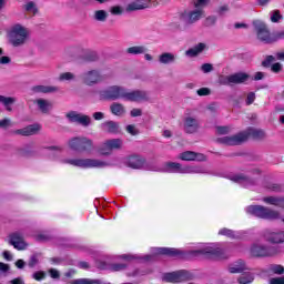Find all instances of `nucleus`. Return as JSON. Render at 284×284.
<instances>
[{"mask_svg": "<svg viewBox=\"0 0 284 284\" xmlns=\"http://www.w3.org/2000/svg\"><path fill=\"white\" fill-rule=\"evenodd\" d=\"M128 267V264H108V262L98 261L97 268L98 270H111L112 272H121Z\"/></svg>", "mask_w": 284, "mask_h": 284, "instance_id": "obj_20", "label": "nucleus"}, {"mask_svg": "<svg viewBox=\"0 0 284 284\" xmlns=\"http://www.w3.org/2000/svg\"><path fill=\"white\" fill-rule=\"evenodd\" d=\"M126 132L131 134V136H136L139 134V129L134 124L126 125Z\"/></svg>", "mask_w": 284, "mask_h": 284, "instance_id": "obj_48", "label": "nucleus"}, {"mask_svg": "<svg viewBox=\"0 0 284 284\" xmlns=\"http://www.w3.org/2000/svg\"><path fill=\"white\" fill-rule=\"evenodd\" d=\"M281 19H283V16H281V11L274 10L271 16L272 23H278Z\"/></svg>", "mask_w": 284, "mask_h": 284, "instance_id": "obj_45", "label": "nucleus"}, {"mask_svg": "<svg viewBox=\"0 0 284 284\" xmlns=\"http://www.w3.org/2000/svg\"><path fill=\"white\" fill-rule=\"evenodd\" d=\"M10 119L0 120V128H10Z\"/></svg>", "mask_w": 284, "mask_h": 284, "instance_id": "obj_63", "label": "nucleus"}, {"mask_svg": "<svg viewBox=\"0 0 284 284\" xmlns=\"http://www.w3.org/2000/svg\"><path fill=\"white\" fill-rule=\"evenodd\" d=\"M71 284H101V280L79 278L73 280Z\"/></svg>", "mask_w": 284, "mask_h": 284, "instance_id": "obj_41", "label": "nucleus"}, {"mask_svg": "<svg viewBox=\"0 0 284 284\" xmlns=\"http://www.w3.org/2000/svg\"><path fill=\"white\" fill-rule=\"evenodd\" d=\"M162 172L170 174H206L207 171L203 166H183L181 163L168 162L162 168Z\"/></svg>", "mask_w": 284, "mask_h": 284, "instance_id": "obj_4", "label": "nucleus"}, {"mask_svg": "<svg viewBox=\"0 0 284 284\" xmlns=\"http://www.w3.org/2000/svg\"><path fill=\"white\" fill-rule=\"evenodd\" d=\"M143 114V111L141 109H133L131 110V116H141Z\"/></svg>", "mask_w": 284, "mask_h": 284, "instance_id": "obj_61", "label": "nucleus"}, {"mask_svg": "<svg viewBox=\"0 0 284 284\" xmlns=\"http://www.w3.org/2000/svg\"><path fill=\"white\" fill-rule=\"evenodd\" d=\"M230 126H217L216 132L217 134H230Z\"/></svg>", "mask_w": 284, "mask_h": 284, "instance_id": "obj_54", "label": "nucleus"}, {"mask_svg": "<svg viewBox=\"0 0 284 284\" xmlns=\"http://www.w3.org/2000/svg\"><path fill=\"white\" fill-rule=\"evenodd\" d=\"M201 70L204 74H209V72L214 70V67L211 63H204L201 65Z\"/></svg>", "mask_w": 284, "mask_h": 284, "instance_id": "obj_49", "label": "nucleus"}, {"mask_svg": "<svg viewBox=\"0 0 284 284\" xmlns=\"http://www.w3.org/2000/svg\"><path fill=\"white\" fill-rule=\"evenodd\" d=\"M67 119L71 123H79V125H83L84 128H88V125L92 123V119H90L89 115L79 113L77 111H70L69 113H67Z\"/></svg>", "mask_w": 284, "mask_h": 284, "instance_id": "obj_12", "label": "nucleus"}, {"mask_svg": "<svg viewBox=\"0 0 284 284\" xmlns=\"http://www.w3.org/2000/svg\"><path fill=\"white\" fill-rule=\"evenodd\" d=\"M126 165L133 170H141L145 165V158L141 155H131L126 159Z\"/></svg>", "mask_w": 284, "mask_h": 284, "instance_id": "obj_18", "label": "nucleus"}, {"mask_svg": "<svg viewBox=\"0 0 284 284\" xmlns=\"http://www.w3.org/2000/svg\"><path fill=\"white\" fill-rule=\"evenodd\" d=\"M146 8H150V2L145 0H134L126 6L125 10L126 12H136V10H146Z\"/></svg>", "mask_w": 284, "mask_h": 284, "instance_id": "obj_21", "label": "nucleus"}, {"mask_svg": "<svg viewBox=\"0 0 284 284\" xmlns=\"http://www.w3.org/2000/svg\"><path fill=\"white\" fill-rule=\"evenodd\" d=\"M272 72L278 73L281 70H283V65L281 63H274L271 67Z\"/></svg>", "mask_w": 284, "mask_h": 284, "instance_id": "obj_56", "label": "nucleus"}, {"mask_svg": "<svg viewBox=\"0 0 284 284\" xmlns=\"http://www.w3.org/2000/svg\"><path fill=\"white\" fill-rule=\"evenodd\" d=\"M101 129L103 132H108L109 134H119V123L114 121H106L102 123Z\"/></svg>", "mask_w": 284, "mask_h": 284, "instance_id": "obj_29", "label": "nucleus"}, {"mask_svg": "<svg viewBox=\"0 0 284 284\" xmlns=\"http://www.w3.org/2000/svg\"><path fill=\"white\" fill-rule=\"evenodd\" d=\"M153 254H163L165 256H181L183 252L179 248L155 247L153 248Z\"/></svg>", "mask_w": 284, "mask_h": 284, "instance_id": "obj_25", "label": "nucleus"}, {"mask_svg": "<svg viewBox=\"0 0 284 284\" xmlns=\"http://www.w3.org/2000/svg\"><path fill=\"white\" fill-rule=\"evenodd\" d=\"M267 272H270L271 274H284V266L281 264H271L267 267Z\"/></svg>", "mask_w": 284, "mask_h": 284, "instance_id": "obj_38", "label": "nucleus"}, {"mask_svg": "<svg viewBox=\"0 0 284 284\" xmlns=\"http://www.w3.org/2000/svg\"><path fill=\"white\" fill-rule=\"evenodd\" d=\"M220 85H232V80H230V75H221L219 78Z\"/></svg>", "mask_w": 284, "mask_h": 284, "instance_id": "obj_47", "label": "nucleus"}, {"mask_svg": "<svg viewBox=\"0 0 284 284\" xmlns=\"http://www.w3.org/2000/svg\"><path fill=\"white\" fill-rule=\"evenodd\" d=\"M106 143H108L109 148L111 149V151L121 150V148H123V140H121V139L106 140Z\"/></svg>", "mask_w": 284, "mask_h": 284, "instance_id": "obj_37", "label": "nucleus"}, {"mask_svg": "<svg viewBox=\"0 0 284 284\" xmlns=\"http://www.w3.org/2000/svg\"><path fill=\"white\" fill-rule=\"evenodd\" d=\"M219 234L221 236H227L229 239H235L236 235L234 234V231L230 230V229H222L219 231Z\"/></svg>", "mask_w": 284, "mask_h": 284, "instance_id": "obj_44", "label": "nucleus"}, {"mask_svg": "<svg viewBox=\"0 0 284 284\" xmlns=\"http://www.w3.org/2000/svg\"><path fill=\"white\" fill-rule=\"evenodd\" d=\"M125 90L126 89L123 87L112 85L102 91V97L110 101H118V99H123V101H125Z\"/></svg>", "mask_w": 284, "mask_h": 284, "instance_id": "obj_9", "label": "nucleus"}, {"mask_svg": "<svg viewBox=\"0 0 284 284\" xmlns=\"http://www.w3.org/2000/svg\"><path fill=\"white\" fill-rule=\"evenodd\" d=\"M262 239L267 241V243H272L273 245H281V243H284V231L266 230L263 232Z\"/></svg>", "mask_w": 284, "mask_h": 284, "instance_id": "obj_11", "label": "nucleus"}, {"mask_svg": "<svg viewBox=\"0 0 284 284\" xmlns=\"http://www.w3.org/2000/svg\"><path fill=\"white\" fill-rule=\"evenodd\" d=\"M194 275L190 271H176L171 273H165L162 276V281L166 283H184L185 281H192Z\"/></svg>", "mask_w": 284, "mask_h": 284, "instance_id": "obj_8", "label": "nucleus"}, {"mask_svg": "<svg viewBox=\"0 0 284 284\" xmlns=\"http://www.w3.org/2000/svg\"><path fill=\"white\" fill-rule=\"evenodd\" d=\"M69 148L80 154H90L94 150V141L87 136H78L69 140Z\"/></svg>", "mask_w": 284, "mask_h": 284, "instance_id": "obj_7", "label": "nucleus"}, {"mask_svg": "<svg viewBox=\"0 0 284 284\" xmlns=\"http://www.w3.org/2000/svg\"><path fill=\"white\" fill-rule=\"evenodd\" d=\"M49 274H50L51 278H59L61 276L59 271H57L55 268L49 270Z\"/></svg>", "mask_w": 284, "mask_h": 284, "instance_id": "obj_60", "label": "nucleus"}, {"mask_svg": "<svg viewBox=\"0 0 284 284\" xmlns=\"http://www.w3.org/2000/svg\"><path fill=\"white\" fill-rule=\"evenodd\" d=\"M31 90L34 94H50L52 92H59V87L34 85Z\"/></svg>", "mask_w": 284, "mask_h": 284, "instance_id": "obj_28", "label": "nucleus"}, {"mask_svg": "<svg viewBox=\"0 0 284 284\" xmlns=\"http://www.w3.org/2000/svg\"><path fill=\"white\" fill-rule=\"evenodd\" d=\"M246 213L257 219H264L266 221L281 220V213L263 205H250L246 207Z\"/></svg>", "mask_w": 284, "mask_h": 284, "instance_id": "obj_5", "label": "nucleus"}, {"mask_svg": "<svg viewBox=\"0 0 284 284\" xmlns=\"http://www.w3.org/2000/svg\"><path fill=\"white\" fill-rule=\"evenodd\" d=\"M181 161H205V155L192 151H185L180 154Z\"/></svg>", "mask_w": 284, "mask_h": 284, "instance_id": "obj_24", "label": "nucleus"}, {"mask_svg": "<svg viewBox=\"0 0 284 284\" xmlns=\"http://www.w3.org/2000/svg\"><path fill=\"white\" fill-rule=\"evenodd\" d=\"M111 14H123V8L115 6L111 8Z\"/></svg>", "mask_w": 284, "mask_h": 284, "instance_id": "obj_57", "label": "nucleus"}, {"mask_svg": "<svg viewBox=\"0 0 284 284\" xmlns=\"http://www.w3.org/2000/svg\"><path fill=\"white\" fill-rule=\"evenodd\" d=\"M41 131V124H30L23 129H19L14 131V134H20L21 136H32L34 134H39Z\"/></svg>", "mask_w": 284, "mask_h": 284, "instance_id": "obj_17", "label": "nucleus"}, {"mask_svg": "<svg viewBox=\"0 0 284 284\" xmlns=\"http://www.w3.org/2000/svg\"><path fill=\"white\" fill-rule=\"evenodd\" d=\"M26 10L27 12H33V14H37V6L34 4V2H28L26 4Z\"/></svg>", "mask_w": 284, "mask_h": 284, "instance_id": "obj_51", "label": "nucleus"}, {"mask_svg": "<svg viewBox=\"0 0 284 284\" xmlns=\"http://www.w3.org/2000/svg\"><path fill=\"white\" fill-rule=\"evenodd\" d=\"M95 21H105L108 19V12L105 10H98L94 12Z\"/></svg>", "mask_w": 284, "mask_h": 284, "instance_id": "obj_42", "label": "nucleus"}, {"mask_svg": "<svg viewBox=\"0 0 284 284\" xmlns=\"http://www.w3.org/2000/svg\"><path fill=\"white\" fill-rule=\"evenodd\" d=\"M158 61L161 65H172V63H176V54L163 52L159 55Z\"/></svg>", "mask_w": 284, "mask_h": 284, "instance_id": "obj_26", "label": "nucleus"}, {"mask_svg": "<svg viewBox=\"0 0 284 284\" xmlns=\"http://www.w3.org/2000/svg\"><path fill=\"white\" fill-rule=\"evenodd\" d=\"M10 284H26V282L23 281V278L18 277V278L11 280Z\"/></svg>", "mask_w": 284, "mask_h": 284, "instance_id": "obj_64", "label": "nucleus"}, {"mask_svg": "<svg viewBox=\"0 0 284 284\" xmlns=\"http://www.w3.org/2000/svg\"><path fill=\"white\" fill-rule=\"evenodd\" d=\"M30 41V30L21 24H16L9 33V43L13 48H22Z\"/></svg>", "mask_w": 284, "mask_h": 284, "instance_id": "obj_3", "label": "nucleus"}, {"mask_svg": "<svg viewBox=\"0 0 284 284\" xmlns=\"http://www.w3.org/2000/svg\"><path fill=\"white\" fill-rule=\"evenodd\" d=\"M273 61H274V57L273 55H267L265 58V60L262 62V65L264 68H270V65H272Z\"/></svg>", "mask_w": 284, "mask_h": 284, "instance_id": "obj_52", "label": "nucleus"}, {"mask_svg": "<svg viewBox=\"0 0 284 284\" xmlns=\"http://www.w3.org/2000/svg\"><path fill=\"white\" fill-rule=\"evenodd\" d=\"M199 130V120L196 118L186 116L184 119V131L187 134H194Z\"/></svg>", "mask_w": 284, "mask_h": 284, "instance_id": "obj_22", "label": "nucleus"}, {"mask_svg": "<svg viewBox=\"0 0 284 284\" xmlns=\"http://www.w3.org/2000/svg\"><path fill=\"white\" fill-rule=\"evenodd\" d=\"M245 270H247V267L245 266V262L243 260H239L229 267V272L231 274H241V272H245Z\"/></svg>", "mask_w": 284, "mask_h": 284, "instance_id": "obj_31", "label": "nucleus"}, {"mask_svg": "<svg viewBox=\"0 0 284 284\" xmlns=\"http://www.w3.org/2000/svg\"><path fill=\"white\" fill-rule=\"evenodd\" d=\"M206 45L203 42L197 43L193 48L186 50L185 54L186 57H199L203 50H205Z\"/></svg>", "mask_w": 284, "mask_h": 284, "instance_id": "obj_32", "label": "nucleus"}, {"mask_svg": "<svg viewBox=\"0 0 284 284\" xmlns=\"http://www.w3.org/2000/svg\"><path fill=\"white\" fill-rule=\"evenodd\" d=\"M230 81L232 84L239 85L241 83H245V82L250 81V74H247L245 72H237V73L230 75Z\"/></svg>", "mask_w": 284, "mask_h": 284, "instance_id": "obj_27", "label": "nucleus"}, {"mask_svg": "<svg viewBox=\"0 0 284 284\" xmlns=\"http://www.w3.org/2000/svg\"><path fill=\"white\" fill-rule=\"evenodd\" d=\"M253 26L257 32V39H260V41H264V43H272V34H270V30H267V26H265L263 21L254 20Z\"/></svg>", "mask_w": 284, "mask_h": 284, "instance_id": "obj_10", "label": "nucleus"}, {"mask_svg": "<svg viewBox=\"0 0 284 284\" xmlns=\"http://www.w3.org/2000/svg\"><path fill=\"white\" fill-rule=\"evenodd\" d=\"M210 3V0H196L194 2L195 8H203V6H207Z\"/></svg>", "mask_w": 284, "mask_h": 284, "instance_id": "obj_58", "label": "nucleus"}, {"mask_svg": "<svg viewBox=\"0 0 284 284\" xmlns=\"http://www.w3.org/2000/svg\"><path fill=\"white\" fill-rule=\"evenodd\" d=\"M240 284H250L254 283V274L252 273H245L243 274L239 280Z\"/></svg>", "mask_w": 284, "mask_h": 284, "instance_id": "obj_40", "label": "nucleus"}, {"mask_svg": "<svg viewBox=\"0 0 284 284\" xmlns=\"http://www.w3.org/2000/svg\"><path fill=\"white\" fill-rule=\"evenodd\" d=\"M36 104L38 105L40 112H42L43 114H48V112H50V110H52L53 108L52 102L45 99L36 100Z\"/></svg>", "mask_w": 284, "mask_h": 284, "instance_id": "obj_30", "label": "nucleus"}, {"mask_svg": "<svg viewBox=\"0 0 284 284\" xmlns=\"http://www.w3.org/2000/svg\"><path fill=\"white\" fill-rule=\"evenodd\" d=\"M32 278H34V281H43V278H45V272L38 271L33 273Z\"/></svg>", "mask_w": 284, "mask_h": 284, "instance_id": "obj_50", "label": "nucleus"}, {"mask_svg": "<svg viewBox=\"0 0 284 284\" xmlns=\"http://www.w3.org/2000/svg\"><path fill=\"white\" fill-rule=\"evenodd\" d=\"M148 52V47L145 45H133L126 49V54L136 55V54H145Z\"/></svg>", "mask_w": 284, "mask_h": 284, "instance_id": "obj_35", "label": "nucleus"}, {"mask_svg": "<svg viewBox=\"0 0 284 284\" xmlns=\"http://www.w3.org/2000/svg\"><path fill=\"white\" fill-rule=\"evenodd\" d=\"M82 81L85 85H97L103 81V75L99 70L87 71L82 74Z\"/></svg>", "mask_w": 284, "mask_h": 284, "instance_id": "obj_13", "label": "nucleus"}, {"mask_svg": "<svg viewBox=\"0 0 284 284\" xmlns=\"http://www.w3.org/2000/svg\"><path fill=\"white\" fill-rule=\"evenodd\" d=\"M124 101H131L133 103H139L141 101H148V92L141 90H125Z\"/></svg>", "mask_w": 284, "mask_h": 284, "instance_id": "obj_14", "label": "nucleus"}, {"mask_svg": "<svg viewBox=\"0 0 284 284\" xmlns=\"http://www.w3.org/2000/svg\"><path fill=\"white\" fill-rule=\"evenodd\" d=\"M251 256L255 258H272L281 254V246L265 245L261 242H255L250 248Z\"/></svg>", "mask_w": 284, "mask_h": 284, "instance_id": "obj_2", "label": "nucleus"}, {"mask_svg": "<svg viewBox=\"0 0 284 284\" xmlns=\"http://www.w3.org/2000/svg\"><path fill=\"white\" fill-rule=\"evenodd\" d=\"M216 23V17L210 16L206 18V26H214Z\"/></svg>", "mask_w": 284, "mask_h": 284, "instance_id": "obj_62", "label": "nucleus"}, {"mask_svg": "<svg viewBox=\"0 0 284 284\" xmlns=\"http://www.w3.org/2000/svg\"><path fill=\"white\" fill-rule=\"evenodd\" d=\"M199 254H202L203 256H220L221 248L214 246V244H210L201 250H196L192 252L193 256H199Z\"/></svg>", "mask_w": 284, "mask_h": 284, "instance_id": "obj_15", "label": "nucleus"}, {"mask_svg": "<svg viewBox=\"0 0 284 284\" xmlns=\"http://www.w3.org/2000/svg\"><path fill=\"white\" fill-rule=\"evenodd\" d=\"M0 103L6 108L7 112H12V105L17 103V99L12 97L0 95Z\"/></svg>", "mask_w": 284, "mask_h": 284, "instance_id": "obj_33", "label": "nucleus"}, {"mask_svg": "<svg viewBox=\"0 0 284 284\" xmlns=\"http://www.w3.org/2000/svg\"><path fill=\"white\" fill-rule=\"evenodd\" d=\"M250 136H253V139H265V131L261 129H248L235 135L219 138L217 143L222 145H241L245 143Z\"/></svg>", "mask_w": 284, "mask_h": 284, "instance_id": "obj_1", "label": "nucleus"}, {"mask_svg": "<svg viewBox=\"0 0 284 284\" xmlns=\"http://www.w3.org/2000/svg\"><path fill=\"white\" fill-rule=\"evenodd\" d=\"M199 97H207L210 94L209 88H201L197 91Z\"/></svg>", "mask_w": 284, "mask_h": 284, "instance_id": "obj_55", "label": "nucleus"}, {"mask_svg": "<svg viewBox=\"0 0 284 284\" xmlns=\"http://www.w3.org/2000/svg\"><path fill=\"white\" fill-rule=\"evenodd\" d=\"M263 202L267 205H275L276 207H284V199L276 196H266L263 197Z\"/></svg>", "mask_w": 284, "mask_h": 284, "instance_id": "obj_34", "label": "nucleus"}, {"mask_svg": "<svg viewBox=\"0 0 284 284\" xmlns=\"http://www.w3.org/2000/svg\"><path fill=\"white\" fill-rule=\"evenodd\" d=\"M276 41H284V30L272 33V43H276Z\"/></svg>", "mask_w": 284, "mask_h": 284, "instance_id": "obj_43", "label": "nucleus"}, {"mask_svg": "<svg viewBox=\"0 0 284 284\" xmlns=\"http://www.w3.org/2000/svg\"><path fill=\"white\" fill-rule=\"evenodd\" d=\"M231 181H233L234 183H239L243 187H250L256 183L254 180H252L243 174H235V175L231 176Z\"/></svg>", "mask_w": 284, "mask_h": 284, "instance_id": "obj_23", "label": "nucleus"}, {"mask_svg": "<svg viewBox=\"0 0 284 284\" xmlns=\"http://www.w3.org/2000/svg\"><path fill=\"white\" fill-rule=\"evenodd\" d=\"M110 110L114 116H123L125 114V106L118 102L112 103Z\"/></svg>", "mask_w": 284, "mask_h": 284, "instance_id": "obj_36", "label": "nucleus"}, {"mask_svg": "<svg viewBox=\"0 0 284 284\" xmlns=\"http://www.w3.org/2000/svg\"><path fill=\"white\" fill-rule=\"evenodd\" d=\"M9 243L16 250H26L28 247V243H26V241H23V234H21L19 232H16L10 235Z\"/></svg>", "mask_w": 284, "mask_h": 284, "instance_id": "obj_16", "label": "nucleus"}, {"mask_svg": "<svg viewBox=\"0 0 284 284\" xmlns=\"http://www.w3.org/2000/svg\"><path fill=\"white\" fill-rule=\"evenodd\" d=\"M270 284H284V277H273L270 280Z\"/></svg>", "mask_w": 284, "mask_h": 284, "instance_id": "obj_59", "label": "nucleus"}, {"mask_svg": "<svg viewBox=\"0 0 284 284\" xmlns=\"http://www.w3.org/2000/svg\"><path fill=\"white\" fill-rule=\"evenodd\" d=\"M99 154H101V156H110V154H112V149L110 148V144H108L106 141L103 142L99 148Z\"/></svg>", "mask_w": 284, "mask_h": 284, "instance_id": "obj_39", "label": "nucleus"}, {"mask_svg": "<svg viewBox=\"0 0 284 284\" xmlns=\"http://www.w3.org/2000/svg\"><path fill=\"white\" fill-rule=\"evenodd\" d=\"M256 100V94L254 92H250L246 98V105H252L254 101Z\"/></svg>", "mask_w": 284, "mask_h": 284, "instance_id": "obj_53", "label": "nucleus"}, {"mask_svg": "<svg viewBox=\"0 0 284 284\" xmlns=\"http://www.w3.org/2000/svg\"><path fill=\"white\" fill-rule=\"evenodd\" d=\"M63 163L68 165H73V168H82L88 170L90 168H110L112 165L108 161L97 160V159H65Z\"/></svg>", "mask_w": 284, "mask_h": 284, "instance_id": "obj_6", "label": "nucleus"}, {"mask_svg": "<svg viewBox=\"0 0 284 284\" xmlns=\"http://www.w3.org/2000/svg\"><path fill=\"white\" fill-rule=\"evenodd\" d=\"M202 17H203V10L195 9L193 11L187 12L184 16V22L186 23V26H192L196 23V21H201Z\"/></svg>", "mask_w": 284, "mask_h": 284, "instance_id": "obj_19", "label": "nucleus"}, {"mask_svg": "<svg viewBox=\"0 0 284 284\" xmlns=\"http://www.w3.org/2000/svg\"><path fill=\"white\" fill-rule=\"evenodd\" d=\"M73 79H74V75L72 72H64L59 77V81H73Z\"/></svg>", "mask_w": 284, "mask_h": 284, "instance_id": "obj_46", "label": "nucleus"}]
</instances>
